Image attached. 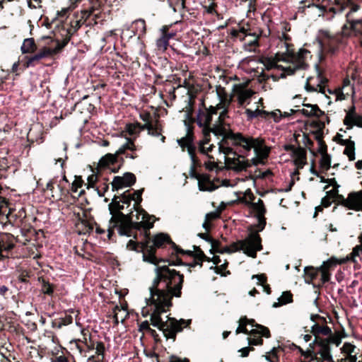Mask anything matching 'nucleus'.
<instances>
[{
  "label": "nucleus",
  "mask_w": 362,
  "mask_h": 362,
  "mask_svg": "<svg viewBox=\"0 0 362 362\" xmlns=\"http://www.w3.org/2000/svg\"><path fill=\"white\" fill-rule=\"evenodd\" d=\"M311 331L315 335V339L309 344L310 348L315 349V347L317 346L319 350L317 354H320L323 361L333 362L330 354V344L334 342V339L331 337V328L327 325L315 323L312 326Z\"/></svg>",
  "instance_id": "obj_8"
},
{
  "label": "nucleus",
  "mask_w": 362,
  "mask_h": 362,
  "mask_svg": "<svg viewBox=\"0 0 362 362\" xmlns=\"http://www.w3.org/2000/svg\"><path fill=\"white\" fill-rule=\"evenodd\" d=\"M252 279H257L261 285L264 286V290L267 294H270L272 292L271 288L269 285H264L267 281V276L264 274H256L252 276Z\"/></svg>",
  "instance_id": "obj_34"
},
{
  "label": "nucleus",
  "mask_w": 362,
  "mask_h": 362,
  "mask_svg": "<svg viewBox=\"0 0 362 362\" xmlns=\"http://www.w3.org/2000/svg\"><path fill=\"white\" fill-rule=\"evenodd\" d=\"M283 36L286 37V40H279L277 47L280 50L276 53V57L278 61L291 62L293 67L289 66L285 69L288 74H293L297 69H306L308 64L306 59L310 55V52L305 49H300L296 53L291 48L292 45L286 40L287 37L284 34Z\"/></svg>",
  "instance_id": "obj_6"
},
{
  "label": "nucleus",
  "mask_w": 362,
  "mask_h": 362,
  "mask_svg": "<svg viewBox=\"0 0 362 362\" xmlns=\"http://www.w3.org/2000/svg\"><path fill=\"white\" fill-rule=\"evenodd\" d=\"M206 168L209 170H213L215 168H216L217 165L214 161L209 160L207 163H205Z\"/></svg>",
  "instance_id": "obj_63"
},
{
  "label": "nucleus",
  "mask_w": 362,
  "mask_h": 362,
  "mask_svg": "<svg viewBox=\"0 0 362 362\" xmlns=\"http://www.w3.org/2000/svg\"><path fill=\"white\" fill-rule=\"evenodd\" d=\"M330 275L326 271H322L321 272V280L323 283L327 282L329 281Z\"/></svg>",
  "instance_id": "obj_61"
},
{
  "label": "nucleus",
  "mask_w": 362,
  "mask_h": 362,
  "mask_svg": "<svg viewBox=\"0 0 362 362\" xmlns=\"http://www.w3.org/2000/svg\"><path fill=\"white\" fill-rule=\"evenodd\" d=\"M140 148L136 146L133 140L127 139L126 142L122 144L117 151L116 153H107L102 157L99 160V165L102 168H108L111 171L116 173L123 163V158H119V155H125L127 158L135 159L138 157L136 151Z\"/></svg>",
  "instance_id": "obj_7"
},
{
  "label": "nucleus",
  "mask_w": 362,
  "mask_h": 362,
  "mask_svg": "<svg viewBox=\"0 0 362 362\" xmlns=\"http://www.w3.org/2000/svg\"><path fill=\"white\" fill-rule=\"evenodd\" d=\"M303 105L307 109H298V110H293L291 109L289 112H284L283 113L278 110V112L280 113L281 116L284 117H288L291 115L296 114V113H301L305 117H316L320 118V117L325 115V112L321 110L317 105H311L309 103H303Z\"/></svg>",
  "instance_id": "obj_16"
},
{
  "label": "nucleus",
  "mask_w": 362,
  "mask_h": 362,
  "mask_svg": "<svg viewBox=\"0 0 362 362\" xmlns=\"http://www.w3.org/2000/svg\"><path fill=\"white\" fill-rule=\"evenodd\" d=\"M252 149L255 155L263 160L267 159L270 153V148L265 144L264 139L260 137L255 138V142Z\"/></svg>",
  "instance_id": "obj_21"
},
{
  "label": "nucleus",
  "mask_w": 362,
  "mask_h": 362,
  "mask_svg": "<svg viewBox=\"0 0 362 362\" xmlns=\"http://www.w3.org/2000/svg\"><path fill=\"white\" fill-rule=\"evenodd\" d=\"M320 166L321 168L328 170L330 168L331 165V157L327 153H322L321 159H320Z\"/></svg>",
  "instance_id": "obj_36"
},
{
  "label": "nucleus",
  "mask_w": 362,
  "mask_h": 362,
  "mask_svg": "<svg viewBox=\"0 0 362 362\" xmlns=\"http://www.w3.org/2000/svg\"><path fill=\"white\" fill-rule=\"evenodd\" d=\"M279 302L273 304L274 308H277L287 303L293 302V294L291 291H284L282 295L278 298Z\"/></svg>",
  "instance_id": "obj_28"
},
{
  "label": "nucleus",
  "mask_w": 362,
  "mask_h": 362,
  "mask_svg": "<svg viewBox=\"0 0 362 362\" xmlns=\"http://www.w3.org/2000/svg\"><path fill=\"white\" fill-rule=\"evenodd\" d=\"M251 163L252 165H255V166H257L259 165V164H264V160L259 157H258L257 156L255 155V156L254 158H252L251 159Z\"/></svg>",
  "instance_id": "obj_56"
},
{
  "label": "nucleus",
  "mask_w": 362,
  "mask_h": 362,
  "mask_svg": "<svg viewBox=\"0 0 362 362\" xmlns=\"http://www.w3.org/2000/svg\"><path fill=\"white\" fill-rule=\"evenodd\" d=\"M141 118L145 124H141L142 127H140V129H146L148 134L153 136H158L161 134L162 129L158 119H153L148 113L141 115Z\"/></svg>",
  "instance_id": "obj_18"
},
{
  "label": "nucleus",
  "mask_w": 362,
  "mask_h": 362,
  "mask_svg": "<svg viewBox=\"0 0 362 362\" xmlns=\"http://www.w3.org/2000/svg\"><path fill=\"white\" fill-rule=\"evenodd\" d=\"M97 354L98 355H103L105 351V346L104 344L101 341L97 342V346L95 347Z\"/></svg>",
  "instance_id": "obj_55"
},
{
  "label": "nucleus",
  "mask_w": 362,
  "mask_h": 362,
  "mask_svg": "<svg viewBox=\"0 0 362 362\" xmlns=\"http://www.w3.org/2000/svg\"><path fill=\"white\" fill-rule=\"evenodd\" d=\"M312 6L319 8L320 11L319 16H322L328 21L332 20L335 15L342 13L346 8H350L349 11L346 14L348 25H343L342 35L348 36L353 33L362 47V18L354 20L351 17L352 13L357 11L360 6L354 4L353 0H322L321 4H313Z\"/></svg>",
  "instance_id": "obj_3"
},
{
  "label": "nucleus",
  "mask_w": 362,
  "mask_h": 362,
  "mask_svg": "<svg viewBox=\"0 0 362 362\" xmlns=\"http://www.w3.org/2000/svg\"><path fill=\"white\" fill-rule=\"evenodd\" d=\"M278 350L274 347L269 352H268L264 356L267 361L269 362H279V357L277 356Z\"/></svg>",
  "instance_id": "obj_38"
},
{
  "label": "nucleus",
  "mask_w": 362,
  "mask_h": 362,
  "mask_svg": "<svg viewBox=\"0 0 362 362\" xmlns=\"http://www.w3.org/2000/svg\"><path fill=\"white\" fill-rule=\"evenodd\" d=\"M149 323L147 320L142 322L139 325V330L148 332L150 329Z\"/></svg>",
  "instance_id": "obj_58"
},
{
  "label": "nucleus",
  "mask_w": 362,
  "mask_h": 362,
  "mask_svg": "<svg viewBox=\"0 0 362 362\" xmlns=\"http://www.w3.org/2000/svg\"><path fill=\"white\" fill-rule=\"evenodd\" d=\"M36 49V45L33 38L24 40L21 46V51L23 54L34 52Z\"/></svg>",
  "instance_id": "obj_29"
},
{
  "label": "nucleus",
  "mask_w": 362,
  "mask_h": 362,
  "mask_svg": "<svg viewBox=\"0 0 362 362\" xmlns=\"http://www.w3.org/2000/svg\"><path fill=\"white\" fill-rule=\"evenodd\" d=\"M305 154L303 152H300L298 153V158L296 159L295 163L296 165L302 168L305 163Z\"/></svg>",
  "instance_id": "obj_49"
},
{
  "label": "nucleus",
  "mask_w": 362,
  "mask_h": 362,
  "mask_svg": "<svg viewBox=\"0 0 362 362\" xmlns=\"http://www.w3.org/2000/svg\"><path fill=\"white\" fill-rule=\"evenodd\" d=\"M239 326L236 329V334L245 333L252 335H262L267 338L270 337L269 329L263 325L257 324L254 320H248L246 317L239 320Z\"/></svg>",
  "instance_id": "obj_13"
},
{
  "label": "nucleus",
  "mask_w": 362,
  "mask_h": 362,
  "mask_svg": "<svg viewBox=\"0 0 362 362\" xmlns=\"http://www.w3.org/2000/svg\"><path fill=\"white\" fill-rule=\"evenodd\" d=\"M356 349V346L352 345L350 343H344L341 350L344 353L347 354L349 355H351L352 353L354 352V350Z\"/></svg>",
  "instance_id": "obj_48"
},
{
  "label": "nucleus",
  "mask_w": 362,
  "mask_h": 362,
  "mask_svg": "<svg viewBox=\"0 0 362 362\" xmlns=\"http://www.w3.org/2000/svg\"><path fill=\"white\" fill-rule=\"evenodd\" d=\"M248 339H249L250 345L257 346V345H261L263 343V339L260 337L259 338H253V339L248 338Z\"/></svg>",
  "instance_id": "obj_57"
},
{
  "label": "nucleus",
  "mask_w": 362,
  "mask_h": 362,
  "mask_svg": "<svg viewBox=\"0 0 362 362\" xmlns=\"http://www.w3.org/2000/svg\"><path fill=\"white\" fill-rule=\"evenodd\" d=\"M170 7H171L174 12L177 11V8L185 7V0H168Z\"/></svg>",
  "instance_id": "obj_42"
},
{
  "label": "nucleus",
  "mask_w": 362,
  "mask_h": 362,
  "mask_svg": "<svg viewBox=\"0 0 362 362\" xmlns=\"http://www.w3.org/2000/svg\"><path fill=\"white\" fill-rule=\"evenodd\" d=\"M132 30L134 35H137L139 38L145 35L146 32V23L144 19L139 18L134 21L132 25Z\"/></svg>",
  "instance_id": "obj_25"
},
{
  "label": "nucleus",
  "mask_w": 362,
  "mask_h": 362,
  "mask_svg": "<svg viewBox=\"0 0 362 362\" xmlns=\"http://www.w3.org/2000/svg\"><path fill=\"white\" fill-rule=\"evenodd\" d=\"M341 144L345 145L344 153L349 157V160H355V144L351 140H342Z\"/></svg>",
  "instance_id": "obj_26"
},
{
  "label": "nucleus",
  "mask_w": 362,
  "mask_h": 362,
  "mask_svg": "<svg viewBox=\"0 0 362 362\" xmlns=\"http://www.w3.org/2000/svg\"><path fill=\"white\" fill-rule=\"evenodd\" d=\"M341 40L339 37L332 36L327 31H321L319 37V44L324 54L334 55L339 50Z\"/></svg>",
  "instance_id": "obj_14"
},
{
  "label": "nucleus",
  "mask_w": 362,
  "mask_h": 362,
  "mask_svg": "<svg viewBox=\"0 0 362 362\" xmlns=\"http://www.w3.org/2000/svg\"><path fill=\"white\" fill-rule=\"evenodd\" d=\"M259 109H256L255 110H252L250 109H246L245 113L247 116V121H252L253 119L259 117V114L258 113Z\"/></svg>",
  "instance_id": "obj_45"
},
{
  "label": "nucleus",
  "mask_w": 362,
  "mask_h": 362,
  "mask_svg": "<svg viewBox=\"0 0 362 362\" xmlns=\"http://www.w3.org/2000/svg\"><path fill=\"white\" fill-rule=\"evenodd\" d=\"M221 127L225 130L224 135H215L218 139L221 137V140L218 142V145L220 144H223V146H228L229 141H230V139L226 138V134L229 133H234L232 130H230L228 127H224L223 125H221Z\"/></svg>",
  "instance_id": "obj_37"
},
{
  "label": "nucleus",
  "mask_w": 362,
  "mask_h": 362,
  "mask_svg": "<svg viewBox=\"0 0 362 362\" xmlns=\"http://www.w3.org/2000/svg\"><path fill=\"white\" fill-rule=\"evenodd\" d=\"M182 254V255H187L192 257V260L188 263L185 264L186 266L189 268L195 267L197 265H199L200 267H202V262L206 259V256L204 255L203 251L198 248L197 251L192 252L190 250H184V252H177L176 255Z\"/></svg>",
  "instance_id": "obj_20"
},
{
  "label": "nucleus",
  "mask_w": 362,
  "mask_h": 362,
  "mask_svg": "<svg viewBox=\"0 0 362 362\" xmlns=\"http://www.w3.org/2000/svg\"><path fill=\"white\" fill-rule=\"evenodd\" d=\"M355 166L358 170L362 169V160H358ZM341 204L349 209L362 211V189L349 193L346 199L341 197Z\"/></svg>",
  "instance_id": "obj_15"
},
{
  "label": "nucleus",
  "mask_w": 362,
  "mask_h": 362,
  "mask_svg": "<svg viewBox=\"0 0 362 362\" xmlns=\"http://www.w3.org/2000/svg\"><path fill=\"white\" fill-rule=\"evenodd\" d=\"M169 362H189V361L186 358L182 359L176 356H171Z\"/></svg>",
  "instance_id": "obj_59"
},
{
  "label": "nucleus",
  "mask_w": 362,
  "mask_h": 362,
  "mask_svg": "<svg viewBox=\"0 0 362 362\" xmlns=\"http://www.w3.org/2000/svg\"><path fill=\"white\" fill-rule=\"evenodd\" d=\"M169 25H163L160 29V36L156 40V45L157 49L164 52L169 46V40L174 37L175 33L169 32Z\"/></svg>",
  "instance_id": "obj_19"
},
{
  "label": "nucleus",
  "mask_w": 362,
  "mask_h": 362,
  "mask_svg": "<svg viewBox=\"0 0 362 362\" xmlns=\"http://www.w3.org/2000/svg\"><path fill=\"white\" fill-rule=\"evenodd\" d=\"M202 105L204 106L203 109L198 110L196 123L199 127L202 129V139L198 141L199 152L202 154L206 155L207 157L211 159H214L212 156L209 154L215 148L214 144H210L208 147H206V144H209L211 141V134L214 135H224L225 130L221 127L222 124H212V117L215 115V110L212 107H206L204 103Z\"/></svg>",
  "instance_id": "obj_5"
},
{
  "label": "nucleus",
  "mask_w": 362,
  "mask_h": 362,
  "mask_svg": "<svg viewBox=\"0 0 362 362\" xmlns=\"http://www.w3.org/2000/svg\"><path fill=\"white\" fill-rule=\"evenodd\" d=\"M317 81L318 83L316 87L311 86L308 83H307L305 86V89L308 91H318L324 94H325L326 91H327L330 94L336 93L335 91H333L329 88H326L325 84L327 83L328 81L326 77L322 75L321 73L318 74Z\"/></svg>",
  "instance_id": "obj_22"
},
{
  "label": "nucleus",
  "mask_w": 362,
  "mask_h": 362,
  "mask_svg": "<svg viewBox=\"0 0 362 362\" xmlns=\"http://www.w3.org/2000/svg\"><path fill=\"white\" fill-rule=\"evenodd\" d=\"M122 177L124 178L127 187H131L136 182V176L132 173H126Z\"/></svg>",
  "instance_id": "obj_40"
},
{
  "label": "nucleus",
  "mask_w": 362,
  "mask_h": 362,
  "mask_svg": "<svg viewBox=\"0 0 362 362\" xmlns=\"http://www.w3.org/2000/svg\"><path fill=\"white\" fill-rule=\"evenodd\" d=\"M140 127H141V124L140 123H136V124H129L127 125V131L131 136H135L138 134L140 132L143 131L144 129H140Z\"/></svg>",
  "instance_id": "obj_32"
},
{
  "label": "nucleus",
  "mask_w": 362,
  "mask_h": 362,
  "mask_svg": "<svg viewBox=\"0 0 362 362\" xmlns=\"http://www.w3.org/2000/svg\"><path fill=\"white\" fill-rule=\"evenodd\" d=\"M252 208L256 211L257 216H264L266 209L264 202L262 199H259L257 203L252 204Z\"/></svg>",
  "instance_id": "obj_31"
},
{
  "label": "nucleus",
  "mask_w": 362,
  "mask_h": 362,
  "mask_svg": "<svg viewBox=\"0 0 362 362\" xmlns=\"http://www.w3.org/2000/svg\"><path fill=\"white\" fill-rule=\"evenodd\" d=\"M258 218V231H262L266 226V219L264 216H257Z\"/></svg>",
  "instance_id": "obj_54"
},
{
  "label": "nucleus",
  "mask_w": 362,
  "mask_h": 362,
  "mask_svg": "<svg viewBox=\"0 0 362 362\" xmlns=\"http://www.w3.org/2000/svg\"><path fill=\"white\" fill-rule=\"evenodd\" d=\"M111 185L112 190L113 192L119 191V189H122L123 188L128 187L125 184L124 178H122L120 176H115L113 180L111 182Z\"/></svg>",
  "instance_id": "obj_30"
},
{
  "label": "nucleus",
  "mask_w": 362,
  "mask_h": 362,
  "mask_svg": "<svg viewBox=\"0 0 362 362\" xmlns=\"http://www.w3.org/2000/svg\"><path fill=\"white\" fill-rule=\"evenodd\" d=\"M64 32L66 33V37L63 39L62 42H60L59 40L54 41L49 36L42 37L41 40L45 41L46 45H50L54 42L55 47L50 48L45 46L40 52L28 58L26 67L35 66L39 64L41 59L55 54L62 49L68 44L71 38V35L68 30H64Z\"/></svg>",
  "instance_id": "obj_10"
},
{
  "label": "nucleus",
  "mask_w": 362,
  "mask_h": 362,
  "mask_svg": "<svg viewBox=\"0 0 362 362\" xmlns=\"http://www.w3.org/2000/svg\"><path fill=\"white\" fill-rule=\"evenodd\" d=\"M246 196L249 197L250 201L255 199V197L250 189L247 190L245 193V196L241 199V202H244L245 204H250V202L246 200Z\"/></svg>",
  "instance_id": "obj_52"
},
{
  "label": "nucleus",
  "mask_w": 362,
  "mask_h": 362,
  "mask_svg": "<svg viewBox=\"0 0 362 362\" xmlns=\"http://www.w3.org/2000/svg\"><path fill=\"white\" fill-rule=\"evenodd\" d=\"M147 333L150 334L151 337H153L154 340L158 342L160 339H159V336L158 334H157V332H156V330L150 328V329L147 332Z\"/></svg>",
  "instance_id": "obj_64"
},
{
  "label": "nucleus",
  "mask_w": 362,
  "mask_h": 362,
  "mask_svg": "<svg viewBox=\"0 0 362 362\" xmlns=\"http://www.w3.org/2000/svg\"><path fill=\"white\" fill-rule=\"evenodd\" d=\"M156 274V276L150 289L151 298L153 304L151 325L162 331L167 339L175 340L176 334L182 330V326H187L191 320L186 322L181 319L177 321L167 316L168 320L163 321L160 315L166 313L173 305V296H181L184 275L175 269H169L167 267H157Z\"/></svg>",
  "instance_id": "obj_1"
},
{
  "label": "nucleus",
  "mask_w": 362,
  "mask_h": 362,
  "mask_svg": "<svg viewBox=\"0 0 362 362\" xmlns=\"http://www.w3.org/2000/svg\"><path fill=\"white\" fill-rule=\"evenodd\" d=\"M344 122L348 129L352 128L354 125L362 127V116L356 115L353 110L346 115Z\"/></svg>",
  "instance_id": "obj_24"
},
{
  "label": "nucleus",
  "mask_w": 362,
  "mask_h": 362,
  "mask_svg": "<svg viewBox=\"0 0 362 362\" xmlns=\"http://www.w3.org/2000/svg\"><path fill=\"white\" fill-rule=\"evenodd\" d=\"M59 320L63 324V325L65 326L72 323L73 317L70 315H66L64 317L60 318Z\"/></svg>",
  "instance_id": "obj_53"
},
{
  "label": "nucleus",
  "mask_w": 362,
  "mask_h": 362,
  "mask_svg": "<svg viewBox=\"0 0 362 362\" xmlns=\"http://www.w3.org/2000/svg\"><path fill=\"white\" fill-rule=\"evenodd\" d=\"M231 35L239 39L241 41L247 40L246 38L249 37V34L246 33V30L244 28H241L239 30L235 29L232 30Z\"/></svg>",
  "instance_id": "obj_35"
},
{
  "label": "nucleus",
  "mask_w": 362,
  "mask_h": 362,
  "mask_svg": "<svg viewBox=\"0 0 362 362\" xmlns=\"http://www.w3.org/2000/svg\"><path fill=\"white\" fill-rule=\"evenodd\" d=\"M261 242L262 240L259 235L257 233L252 232L245 240L234 243L230 247L226 246L220 248L218 247L217 252L220 253H231L243 250V252L247 256L255 258L257 257V252L262 250Z\"/></svg>",
  "instance_id": "obj_9"
},
{
  "label": "nucleus",
  "mask_w": 362,
  "mask_h": 362,
  "mask_svg": "<svg viewBox=\"0 0 362 362\" xmlns=\"http://www.w3.org/2000/svg\"><path fill=\"white\" fill-rule=\"evenodd\" d=\"M42 290L44 293L47 294L49 296L52 295L54 292V289L52 285L48 282H44L42 286Z\"/></svg>",
  "instance_id": "obj_50"
},
{
  "label": "nucleus",
  "mask_w": 362,
  "mask_h": 362,
  "mask_svg": "<svg viewBox=\"0 0 362 362\" xmlns=\"http://www.w3.org/2000/svg\"><path fill=\"white\" fill-rule=\"evenodd\" d=\"M254 92L252 90L240 87L236 90V95L238 103L244 105L245 103H250V99L252 96Z\"/></svg>",
  "instance_id": "obj_23"
},
{
  "label": "nucleus",
  "mask_w": 362,
  "mask_h": 362,
  "mask_svg": "<svg viewBox=\"0 0 362 362\" xmlns=\"http://www.w3.org/2000/svg\"><path fill=\"white\" fill-rule=\"evenodd\" d=\"M218 151L225 155L226 163L228 165L235 169H241L245 166L244 161L240 160V156L235 157L238 154L232 147L220 144Z\"/></svg>",
  "instance_id": "obj_17"
},
{
  "label": "nucleus",
  "mask_w": 362,
  "mask_h": 362,
  "mask_svg": "<svg viewBox=\"0 0 362 362\" xmlns=\"http://www.w3.org/2000/svg\"><path fill=\"white\" fill-rule=\"evenodd\" d=\"M98 181V177L96 174L93 173L92 175H89L88 177L87 188L88 189L91 187L95 189V185Z\"/></svg>",
  "instance_id": "obj_43"
},
{
  "label": "nucleus",
  "mask_w": 362,
  "mask_h": 362,
  "mask_svg": "<svg viewBox=\"0 0 362 362\" xmlns=\"http://www.w3.org/2000/svg\"><path fill=\"white\" fill-rule=\"evenodd\" d=\"M226 138L230 139L232 145L238 148L239 152L243 154V158L249 155L255 142V138L240 132L229 133L226 134Z\"/></svg>",
  "instance_id": "obj_12"
},
{
  "label": "nucleus",
  "mask_w": 362,
  "mask_h": 362,
  "mask_svg": "<svg viewBox=\"0 0 362 362\" xmlns=\"http://www.w3.org/2000/svg\"><path fill=\"white\" fill-rule=\"evenodd\" d=\"M249 37H252V40L246 41V44L250 47H256L258 45V37L255 34L249 33Z\"/></svg>",
  "instance_id": "obj_51"
},
{
  "label": "nucleus",
  "mask_w": 362,
  "mask_h": 362,
  "mask_svg": "<svg viewBox=\"0 0 362 362\" xmlns=\"http://www.w3.org/2000/svg\"><path fill=\"white\" fill-rule=\"evenodd\" d=\"M199 236L201 238L206 240L207 242L211 243L212 247L217 250V248L219 246L218 241L213 239L211 237H209L206 233H199Z\"/></svg>",
  "instance_id": "obj_44"
},
{
  "label": "nucleus",
  "mask_w": 362,
  "mask_h": 362,
  "mask_svg": "<svg viewBox=\"0 0 362 362\" xmlns=\"http://www.w3.org/2000/svg\"><path fill=\"white\" fill-rule=\"evenodd\" d=\"M178 145L182 148V151L187 149L192 162L191 172L194 173L195 167L200 165L201 163L196 156L197 151H199L198 141L194 142V135L192 128L188 126L187 132L185 136L177 140Z\"/></svg>",
  "instance_id": "obj_11"
},
{
  "label": "nucleus",
  "mask_w": 362,
  "mask_h": 362,
  "mask_svg": "<svg viewBox=\"0 0 362 362\" xmlns=\"http://www.w3.org/2000/svg\"><path fill=\"white\" fill-rule=\"evenodd\" d=\"M142 191L131 193V190H127L113 197L108 205L112 215L107 228L109 238L116 230L120 235L133 236L137 239V230H140L141 227L146 232L153 227L154 216L139 208L142 201Z\"/></svg>",
  "instance_id": "obj_2"
},
{
  "label": "nucleus",
  "mask_w": 362,
  "mask_h": 362,
  "mask_svg": "<svg viewBox=\"0 0 362 362\" xmlns=\"http://www.w3.org/2000/svg\"><path fill=\"white\" fill-rule=\"evenodd\" d=\"M122 177L124 178L127 187H131L136 182V176L132 173H126Z\"/></svg>",
  "instance_id": "obj_41"
},
{
  "label": "nucleus",
  "mask_w": 362,
  "mask_h": 362,
  "mask_svg": "<svg viewBox=\"0 0 362 362\" xmlns=\"http://www.w3.org/2000/svg\"><path fill=\"white\" fill-rule=\"evenodd\" d=\"M360 245H356L351 255L352 256L353 262H357L356 257L360 258V253L362 252V235L360 237Z\"/></svg>",
  "instance_id": "obj_39"
},
{
  "label": "nucleus",
  "mask_w": 362,
  "mask_h": 362,
  "mask_svg": "<svg viewBox=\"0 0 362 362\" xmlns=\"http://www.w3.org/2000/svg\"><path fill=\"white\" fill-rule=\"evenodd\" d=\"M109 185L106 182H103L99 186H96L95 190L97 191L99 197H103L105 192L108 189Z\"/></svg>",
  "instance_id": "obj_47"
},
{
  "label": "nucleus",
  "mask_w": 362,
  "mask_h": 362,
  "mask_svg": "<svg viewBox=\"0 0 362 362\" xmlns=\"http://www.w3.org/2000/svg\"><path fill=\"white\" fill-rule=\"evenodd\" d=\"M51 362H68V359L66 356L62 355L52 358Z\"/></svg>",
  "instance_id": "obj_60"
},
{
  "label": "nucleus",
  "mask_w": 362,
  "mask_h": 362,
  "mask_svg": "<svg viewBox=\"0 0 362 362\" xmlns=\"http://www.w3.org/2000/svg\"><path fill=\"white\" fill-rule=\"evenodd\" d=\"M216 4L214 2L211 3L209 6H204L206 11L209 14H215L218 18H222L221 14H219L215 9Z\"/></svg>",
  "instance_id": "obj_46"
},
{
  "label": "nucleus",
  "mask_w": 362,
  "mask_h": 362,
  "mask_svg": "<svg viewBox=\"0 0 362 362\" xmlns=\"http://www.w3.org/2000/svg\"><path fill=\"white\" fill-rule=\"evenodd\" d=\"M228 109H224L223 110H222L220 112L217 120L215 121V124H222L223 127H224L229 128V125L225 122L226 119L228 117Z\"/></svg>",
  "instance_id": "obj_33"
},
{
  "label": "nucleus",
  "mask_w": 362,
  "mask_h": 362,
  "mask_svg": "<svg viewBox=\"0 0 362 362\" xmlns=\"http://www.w3.org/2000/svg\"><path fill=\"white\" fill-rule=\"evenodd\" d=\"M305 273L306 275L310 276L311 279L315 278L316 275V272L313 269L309 267L305 268Z\"/></svg>",
  "instance_id": "obj_62"
},
{
  "label": "nucleus",
  "mask_w": 362,
  "mask_h": 362,
  "mask_svg": "<svg viewBox=\"0 0 362 362\" xmlns=\"http://www.w3.org/2000/svg\"><path fill=\"white\" fill-rule=\"evenodd\" d=\"M148 229L146 232L144 230V228L141 227L140 230H137V233H139L140 235L144 233V235L148 239L146 243H139L134 240H130L127 245V249L130 250H134L136 252L141 251L143 252V260L144 262L153 264L156 265V267H160L161 266H158V264L160 262H169V265H177V264H182V261L177 257L176 262L170 261L168 259H165L162 258H158L156 256V247H160L163 246L165 243H168L172 246V248L173 250V253H177V252H184V250L180 248L175 243H173L170 237L167 235H165L163 233H160L157 235H156L153 240V245H149L150 243V237H149V233ZM163 267H166V265H163ZM167 267L170 269L168 266Z\"/></svg>",
  "instance_id": "obj_4"
},
{
  "label": "nucleus",
  "mask_w": 362,
  "mask_h": 362,
  "mask_svg": "<svg viewBox=\"0 0 362 362\" xmlns=\"http://www.w3.org/2000/svg\"><path fill=\"white\" fill-rule=\"evenodd\" d=\"M218 97L220 98V102L216 106H210L209 107H212L215 110V115H217L218 110H223L224 109H228V107L230 104V99L228 98L226 94L223 95H221L218 93Z\"/></svg>",
  "instance_id": "obj_27"
}]
</instances>
